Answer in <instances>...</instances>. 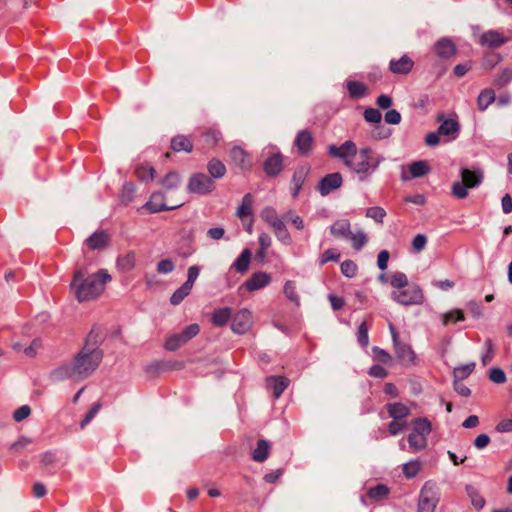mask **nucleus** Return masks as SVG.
<instances>
[{
	"label": "nucleus",
	"mask_w": 512,
	"mask_h": 512,
	"mask_svg": "<svg viewBox=\"0 0 512 512\" xmlns=\"http://www.w3.org/2000/svg\"><path fill=\"white\" fill-rule=\"evenodd\" d=\"M271 282V276L267 272H254L243 284L248 292H254L266 287Z\"/></svg>",
	"instance_id": "9b49d317"
},
{
	"label": "nucleus",
	"mask_w": 512,
	"mask_h": 512,
	"mask_svg": "<svg viewBox=\"0 0 512 512\" xmlns=\"http://www.w3.org/2000/svg\"><path fill=\"white\" fill-rule=\"evenodd\" d=\"M108 241L109 237L105 232H95L87 239V245L93 250L101 249L108 244Z\"/></svg>",
	"instance_id": "cd10ccee"
},
{
	"label": "nucleus",
	"mask_w": 512,
	"mask_h": 512,
	"mask_svg": "<svg viewBox=\"0 0 512 512\" xmlns=\"http://www.w3.org/2000/svg\"><path fill=\"white\" fill-rule=\"evenodd\" d=\"M386 409L390 418L405 419L411 414L409 407L403 403H388Z\"/></svg>",
	"instance_id": "6ab92c4d"
},
{
	"label": "nucleus",
	"mask_w": 512,
	"mask_h": 512,
	"mask_svg": "<svg viewBox=\"0 0 512 512\" xmlns=\"http://www.w3.org/2000/svg\"><path fill=\"white\" fill-rule=\"evenodd\" d=\"M263 219L274 229V232L278 237L286 236L287 231L282 220H280L275 212L271 208H267L262 213Z\"/></svg>",
	"instance_id": "ddd939ff"
},
{
	"label": "nucleus",
	"mask_w": 512,
	"mask_h": 512,
	"mask_svg": "<svg viewBox=\"0 0 512 512\" xmlns=\"http://www.w3.org/2000/svg\"><path fill=\"white\" fill-rule=\"evenodd\" d=\"M499 433L512 432V418L502 419L495 427Z\"/></svg>",
	"instance_id": "680f3d73"
},
{
	"label": "nucleus",
	"mask_w": 512,
	"mask_h": 512,
	"mask_svg": "<svg viewBox=\"0 0 512 512\" xmlns=\"http://www.w3.org/2000/svg\"><path fill=\"white\" fill-rule=\"evenodd\" d=\"M346 87L350 97L354 99L361 98L368 92L367 86L360 81H348Z\"/></svg>",
	"instance_id": "c756f323"
},
{
	"label": "nucleus",
	"mask_w": 512,
	"mask_h": 512,
	"mask_svg": "<svg viewBox=\"0 0 512 512\" xmlns=\"http://www.w3.org/2000/svg\"><path fill=\"white\" fill-rule=\"evenodd\" d=\"M200 331V327L198 324H191L187 326L180 334L182 336V339L185 341H189L193 337H195Z\"/></svg>",
	"instance_id": "3c124183"
},
{
	"label": "nucleus",
	"mask_w": 512,
	"mask_h": 512,
	"mask_svg": "<svg viewBox=\"0 0 512 512\" xmlns=\"http://www.w3.org/2000/svg\"><path fill=\"white\" fill-rule=\"evenodd\" d=\"M480 41L483 45L498 47L505 42V38L499 32L488 31L481 35Z\"/></svg>",
	"instance_id": "a878e982"
},
{
	"label": "nucleus",
	"mask_w": 512,
	"mask_h": 512,
	"mask_svg": "<svg viewBox=\"0 0 512 512\" xmlns=\"http://www.w3.org/2000/svg\"><path fill=\"white\" fill-rule=\"evenodd\" d=\"M282 168L283 159L280 154H273L269 156L264 163V170L270 176L277 175Z\"/></svg>",
	"instance_id": "aec40b11"
},
{
	"label": "nucleus",
	"mask_w": 512,
	"mask_h": 512,
	"mask_svg": "<svg viewBox=\"0 0 512 512\" xmlns=\"http://www.w3.org/2000/svg\"><path fill=\"white\" fill-rule=\"evenodd\" d=\"M386 215V212L381 207H370L366 211V216L374 219L376 222L381 223Z\"/></svg>",
	"instance_id": "8fccbe9b"
},
{
	"label": "nucleus",
	"mask_w": 512,
	"mask_h": 512,
	"mask_svg": "<svg viewBox=\"0 0 512 512\" xmlns=\"http://www.w3.org/2000/svg\"><path fill=\"white\" fill-rule=\"evenodd\" d=\"M288 383V379L282 376H272L267 379V384L272 388L275 398H278L284 392Z\"/></svg>",
	"instance_id": "b1692460"
},
{
	"label": "nucleus",
	"mask_w": 512,
	"mask_h": 512,
	"mask_svg": "<svg viewBox=\"0 0 512 512\" xmlns=\"http://www.w3.org/2000/svg\"><path fill=\"white\" fill-rule=\"evenodd\" d=\"M352 242V246L354 249L359 250L361 249L367 242V237L363 232H357V233H350V236H348Z\"/></svg>",
	"instance_id": "09e8293b"
},
{
	"label": "nucleus",
	"mask_w": 512,
	"mask_h": 512,
	"mask_svg": "<svg viewBox=\"0 0 512 512\" xmlns=\"http://www.w3.org/2000/svg\"><path fill=\"white\" fill-rule=\"evenodd\" d=\"M343 179L339 172L326 175L319 184V191L322 195H327L331 191L342 185Z\"/></svg>",
	"instance_id": "4468645a"
},
{
	"label": "nucleus",
	"mask_w": 512,
	"mask_h": 512,
	"mask_svg": "<svg viewBox=\"0 0 512 512\" xmlns=\"http://www.w3.org/2000/svg\"><path fill=\"white\" fill-rule=\"evenodd\" d=\"M394 299L403 305H416L422 303L423 293L416 285L406 286L394 293Z\"/></svg>",
	"instance_id": "0eeeda50"
},
{
	"label": "nucleus",
	"mask_w": 512,
	"mask_h": 512,
	"mask_svg": "<svg viewBox=\"0 0 512 512\" xmlns=\"http://www.w3.org/2000/svg\"><path fill=\"white\" fill-rule=\"evenodd\" d=\"M435 53L441 58H450L455 55V45L447 39L438 41L435 45Z\"/></svg>",
	"instance_id": "5701e85b"
},
{
	"label": "nucleus",
	"mask_w": 512,
	"mask_h": 512,
	"mask_svg": "<svg viewBox=\"0 0 512 512\" xmlns=\"http://www.w3.org/2000/svg\"><path fill=\"white\" fill-rule=\"evenodd\" d=\"M284 294L293 303L299 304V296L297 294V288L294 281L288 280L284 284Z\"/></svg>",
	"instance_id": "79ce46f5"
},
{
	"label": "nucleus",
	"mask_w": 512,
	"mask_h": 512,
	"mask_svg": "<svg viewBox=\"0 0 512 512\" xmlns=\"http://www.w3.org/2000/svg\"><path fill=\"white\" fill-rule=\"evenodd\" d=\"M341 272L345 277L353 278L358 273V266L353 260H345L340 266Z\"/></svg>",
	"instance_id": "a19ab883"
},
{
	"label": "nucleus",
	"mask_w": 512,
	"mask_h": 512,
	"mask_svg": "<svg viewBox=\"0 0 512 512\" xmlns=\"http://www.w3.org/2000/svg\"><path fill=\"white\" fill-rule=\"evenodd\" d=\"M429 170L430 168L426 161H416L409 165V172L414 178L426 175Z\"/></svg>",
	"instance_id": "e433bc0d"
},
{
	"label": "nucleus",
	"mask_w": 512,
	"mask_h": 512,
	"mask_svg": "<svg viewBox=\"0 0 512 512\" xmlns=\"http://www.w3.org/2000/svg\"><path fill=\"white\" fill-rule=\"evenodd\" d=\"M101 360V351L84 347L75 359L71 374L77 377L87 376L97 368Z\"/></svg>",
	"instance_id": "7ed1b4c3"
},
{
	"label": "nucleus",
	"mask_w": 512,
	"mask_h": 512,
	"mask_svg": "<svg viewBox=\"0 0 512 512\" xmlns=\"http://www.w3.org/2000/svg\"><path fill=\"white\" fill-rule=\"evenodd\" d=\"M135 174L138 179L143 181L153 180L155 177V170L149 165H140L136 168Z\"/></svg>",
	"instance_id": "58836bf2"
},
{
	"label": "nucleus",
	"mask_w": 512,
	"mask_h": 512,
	"mask_svg": "<svg viewBox=\"0 0 512 512\" xmlns=\"http://www.w3.org/2000/svg\"><path fill=\"white\" fill-rule=\"evenodd\" d=\"M368 374L374 378H385L388 375L387 371L380 365H373Z\"/></svg>",
	"instance_id": "0e129e2a"
},
{
	"label": "nucleus",
	"mask_w": 512,
	"mask_h": 512,
	"mask_svg": "<svg viewBox=\"0 0 512 512\" xmlns=\"http://www.w3.org/2000/svg\"><path fill=\"white\" fill-rule=\"evenodd\" d=\"M252 253L249 249H244L238 258L234 261L231 268L236 272L244 274L248 271L251 262Z\"/></svg>",
	"instance_id": "412c9836"
},
{
	"label": "nucleus",
	"mask_w": 512,
	"mask_h": 512,
	"mask_svg": "<svg viewBox=\"0 0 512 512\" xmlns=\"http://www.w3.org/2000/svg\"><path fill=\"white\" fill-rule=\"evenodd\" d=\"M135 261V253L129 252L118 259V266L123 270H130L134 267Z\"/></svg>",
	"instance_id": "a18cd8bd"
},
{
	"label": "nucleus",
	"mask_w": 512,
	"mask_h": 512,
	"mask_svg": "<svg viewBox=\"0 0 512 512\" xmlns=\"http://www.w3.org/2000/svg\"><path fill=\"white\" fill-rule=\"evenodd\" d=\"M364 118L367 122L379 123L381 121L382 115L377 109L368 108L364 112Z\"/></svg>",
	"instance_id": "864d4df0"
},
{
	"label": "nucleus",
	"mask_w": 512,
	"mask_h": 512,
	"mask_svg": "<svg viewBox=\"0 0 512 512\" xmlns=\"http://www.w3.org/2000/svg\"><path fill=\"white\" fill-rule=\"evenodd\" d=\"M253 214V198L251 194H246L241 205L237 209V216L244 221L246 218L251 217Z\"/></svg>",
	"instance_id": "bb28decb"
},
{
	"label": "nucleus",
	"mask_w": 512,
	"mask_h": 512,
	"mask_svg": "<svg viewBox=\"0 0 512 512\" xmlns=\"http://www.w3.org/2000/svg\"><path fill=\"white\" fill-rule=\"evenodd\" d=\"M368 329L369 327L366 321H363L358 327L357 340L362 347H366L369 343Z\"/></svg>",
	"instance_id": "de8ad7c7"
},
{
	"label": "nucleus",
	"mask_w": 512,
	"mask_h": 512,
	"mask_svg": "<svg viewBox=\"0 0 512 512\" xmlns=\"http://www.w3.org/2000/svg\"><path fill=\"white\" fill-rule=\"evenodd\" d=\"M183 205L182 203L174 204V205H168L164 201V196L161 193H153L150 196V199L146 202V204L143 206L144 209H146L150 213H157L164 210H173Z\"/></svg>",
	"instance_id": "9d476101"
},
{
	"label": "nucleus",
	"mask_w": 512,
	"mask_h": 512,
	"mask_svg": "<svg viewBox=\"0 0 512 512\" xmlns=\"http://www.w3.org/2000/svg\"><path fill=\"white\" fill-rule=\"evenodd\" d=\"M373 355L375 360L384 364L389 363L392 359V356L387 351L378 347L373 348Z\"/></svg>",
	"instance_id": "603ef678"
},
{
	"label": "nucleus",
	"mask_w": 512,
	"mask_h": 512,
	"mask_svg": "<svg viewBox=\"0 0 512 512\" xmlns=\"http://www.w3.org/2000/svg\"><path fill=\"white\" fill-rule=\"evenodd\" d=\"M482 173L467 168L461 170V182H455L452 186V194L459 199L468 195V189L477 187L482 181Z\"/></svg>",
	"instance_id": "423d86ee"
},
{
	"label": "nucleus",
	"mask_w": 512,
	"mask_h": 512,
	"mask_svg": "<svg viewBox=\"0 0 512 512\" xmlns=\"http://www.w3.org/2000/svg\"><path fill=\"white\" fill-rule=\"evenodd\" d=\"M414 66L413 60L407 56L403 55L400 59H393L389 63V69L394 74H408Z\"/></svg>",
	"instance_id": "2eb2a0df"
},
{
	"label": "nucleus",
	"mask_w": 512,
	"mask_h": 512,
	"mask_svg": "<svg viewBox=\"0 0 512 512\" xmlns=\"http://www.w3.org/2000/svg\"><path fill=\"white\" fill-rule=\"evenodd\" d=\"M231 319L230 308H220L215 310L211 315V321L215 326H224Z\"/></svg>",
	"instance_id": "7c9ffc66"
},
{
	"label": "nucleus",
	"mask_w": 512,
	"mask_h": 512,
	"mask_svg": "<svg viewBox=\"0 0 512 512\" xmlns=\"http://www.w3.org/2000/svg\"><path fill=\"white\" fill-rule=\"evenodd\" d=\"M440 501V493L437 486L427 481L420 490L417 512H435Z\"/></svg>",
	"instance_id": "39448f33"
},
{
	"label": "nucleus",
	"mask_w": 512,
	"mask_h": 512,
	"mask_svg": "<svg viewBox=\"0 0 512 512\" xmlns=\"http://www.w3.org/2000/svg\"><path fill=\"white\" fill-rule=\"evenodd\" d=\"M412 431L408 435V443L413 451H420L427 445V436L432 430L431 422L427 418H415L411 422Z\"/></svg>",
	"instance_id": "20e7f679"
},
{
	"label": "nucleus",
	"mask_w": 512,
	"mask_h": 512,
	"mask_svg": "<svg viewBox=\"0 0 512 512\" xmlns=\"http://www.w3.org/2000/svg\"><path fill=\"white\" fill-rule=\"evenodd\" d=\"M350 222L348 220H339L336 221L331 226V234L337 237H348L350 236Z\"/></svg>",
	"instance_id": "473e14b6"
},
{
	"label": "nucleus",
	"mask_w": 512,
	"mask_h": 512,
	"mask_svg": "<svg viewBox=\"0 0 512 512\" xmlns=\"http://www.w3.org/2000/svg\"><path fill=\"white\" fill-rule=\"evenodd\" d=\"M379 279L381 282H388L392 287L400 290L408 286V278L403 272H395L389 277L386 274H381Z\"/></svg>",
	"instance_id": "a211bd4d"
},
{
	"label": "nucleus",
	"mask_w": 512,
	"mask_h": 512,
	"mask_svg": "<svg viewBox=\"0 0 512 512\" xmlns=\"http://www.w3.org/2000/svg\"><path fill=\"white\" fill-rule=\"evenodd\" d=\"M423 468V464L420 460L409 461L402 466V471L407 479L416 477Z\"/></svg>",
	"instance_id": "2f4dec72"
},
{
	"label": "nucleus",
	"mask_w": 512,
	"mask_h": 512,
	"mask_svg": "<svg viewBox=\"0 0 512 512\" xmlns=\"http://www.w3.org/2000/svg\"><path fill=\"white\" fill-rule=\"evenodd\" d=\"M184 343H185V341L182 339V336L180 333L172 334L166 338L164 347L166 350L175 351Z\"/></svg>",
	"instance_id": "ea45409f"
},
{
	"label": "nucleus",
	"mask_w": 512,
	"mask_h": 512,
	"mask_svg": "<svg viewBox=\"0 0 512 512\" xmlns=\"http://www.w3.org/2000/svg\"><path fill=\"white\" fill-rule=\"evenodd\" d=\"M30 413H31V410H30L29 406L24 405V406H21L20 408H18L14 412L13 418L15 421L21 422L24 419H26L30 415Z\"/></svg>",
	"instance_id": "13d9d810"
},
{
	"label": "nucleus",
	"mask_w": 512,
	"mask_h": 512,
	"mask_svg": "<svg viewBox=\"0 0 512 512\" xmlns=\"http://www.w3.org/2000/svg\"><path fill=\"white\" fill-rule=\"evenodd\" d=\"M198 275H199V268L196 266H191L188 269V279L184 284L192 289L194 282L196 281Z\"/></svg>",
	"instance_id": "69168bd1"
},
{
	"label": "nucleus",
	"mask_w": 512,
	"mask_h": 512,
	"mask_svg": "<svg viewBox=\"0 0 512 512\" xmlns=\"http://www.w3.org/2000/svg\"><path fill=\"white\" fill-rule=\"evenodd\" d=\"M397 358L405 365L416 364L417 356L410 345L401 343L394 347Z\"/></svg>",
	"instance_id": "f3484780"
},
{
	"label": "nucleus",
	"mask_w": 512,
	"mask_h": 512,
	"mask_svg": "<svg viewBox=\"0 0 512 512\" xmlns=\"http://www.w3.org/2000/svg\"><path fill=\"white\" fill-rule=\"evenodd\" d=\"M180 183V178L177 173H169L163 180V186L166 189H172Z\"/></svg>",
	"instance_id": "6e6d98bb"
},
{
	"label": "nucleus",
	"mask_w": 512,
	"mask_h": 512,
	"mask_svg": "<svg viewBox=\"0 0 512 512\" xmlns=\"http://www.w3.org/2000/svg\"><path fill=\"white\" fill-rule=\"evenodd\" d=\"M213 181L205 174L198 173L193 175L188 183V190L195 194H207L214 190Z\"/></svg>",
	"instance_id": "1a4fd4ad"
},
{
	"label": "nucleus",
	"mask_w": 512,
	"mask_h": 512,
	"mask_svg": "<svg viewBox=\"0 0 512 512\" xmlns=\"http://www.w3.org/2000/svg\"><path fill=\"white\" fill-rule=\"evenodd\" d=\"M171 148L176 152H190L192 151L193 144L188 137L178 135L171 140Z\"/></svg>",
	"instance_id": "c85d7f7f"
},
{
	"label": "nucleus",
	"mask_w": 512,
	"mask_h": 512,
	"mask_svg": "<svg viewBox=\"0 0 512 512\" xmlns=\"http://www.w3.org/2000/svg\"><path fill=\"white\" fill-rule=\"evenodd\" d=\"M328 154L330 157L342 161L350 171L362 175L371 174L380 164L379 158L371 148H358L351 140H347L339 146L330 145Z\"/></svg>",
	"instance_id": "f257e3e1"
},
{
	"label": "nucleus",
	"mask_w": 512,
	"mask_h": 512,
	"mask_svg": "<svg viewBox=\"0 0 512 512\" xmlns=\"http://www.w3.org/2000/svg\"><path fill=\"white\" fill-rule=\"evenodd\" d=\"M174 269V264L169 259L161 260L157 265V271L159 273H169Z\"/></svg>",
	"instance_id": "338daca9"
},
{
	"label": "nucleus",
	"mask_w": 512,
	"mask_h": 512,
	"mask_svg": "<svg viewBox=\"0 0 512 512\" xmlns=\"http://www.w3.org/2000/svg\"><path fill=\"white\" fill-rule=\"evenodd\" d=\"M191 288L187 285L183 284L178 290H176L171 296V303L173 305H178L181 301L190 294Z\"/></svg>",
	"instance_id": "49530a36"
},
{
	"label": "nucleus",
	"mask_w": 512,
	"mask_h": 512,
	"mask_svg": "<svg viewBox=\"0 0 512 512\" xmlns=\"http://www.w3.org/2000/svg\"><path fill=\"white\" fill-rule=\"evenodd\" d=\"M495 100V93L492 89L483 90L477 99V104L480 110H485Z\"/></svg>",
	"instance_id": "f704fd0d"
},
{
	"label": "nucleus",
	"mask_w": 512,
	"mask_h": 512,
	"mask_svg": "<svg viewBox=\"0 0 512 512\" xmlns=\"http://www.w3.org/2000/svg\"><path fill=\"white\" fill-rule=\"evenodd\" d=\"M512 80V70L511 69H504L495 80V84L497 86H504L508 84Z\"/></svg>",
	"instance_id": "5fc2aeb1"
},
{
	"label": "nucleus",
	"mask_w": 512,
	"mask_h": 512,
	"mask_svg": "<svg viewBox=\"0 0 512 512\" xmlns=\"http://www.w3.org/2000/svg\"><path fill=\"white\" fill-rule=\"evenodd\" d=\"M314 144V139L311 134V132L307 130H302L297 134V137L295 139V146L297 147L299 153L301 154H308Z\"/></svg>",
	"instance_id": "dca6fc26"
},
{
	"label": "nucleus",
	"mask_w": 512,
	"mask_h": 512,
	"mask_svg": "<svg viewBox=\"0 0 512 512\" xmlns=\"http://www.w3.org/2000/svg\"><path fill=\"white\" fill-rule=\"evenodd\" d=\"M465 320V313L463 310L455 308L451 309L441 315V323L443 326H449Z\"/></svg>",
	"instance_id": "4be33fe9"
},
{
	"label": "nucleus",
	"mask_w": 512,
	"mask_h": 512,
	"mask_svg": "<svg viewBox=\"0 0 512 512\" xmlns=\"http://www.w3.org/2000/svg\"><path fill=\"white\" fill-rule=\"evenodd\" d=\"M471 502L476 509H481L485 505V499L478 492L471 490L469 492Z\"/></svg>",
	"instance_id": "bf43d9fd"
},
{
	"label": "nucleus",
	"mask_w": 512,
	"mask_h": 512,
	"mask_svg": "<svg viewBox=\"0 0 512 512\" xmlns=\"http://www.w3.org/2000/svg\"><path fill=\"white\" fill-rule=\"evenodd\" d=\"M407 428V421L405 419L392 418L388 425V432L390 435L395 436Z\"/></svg>",
	"instance_id": "37998d69"
},
{
	"label": "nucleus",
	"mask_w": 512,
	"mask_h": 512,
	"mask_svg": "<svg viewBox=\"0 0 512 512\" xmlns=\"http://www.w3.org/2000/svg\"><path fill=\"white\" fill-rule=\"evenodd\" d=\"M230 158L232 163L242 169L250 165V160L247 153L240 147H234L230 151Z\"/></svg>",
	"instance_id": "393cba45"
},
{
	"label": "nucleus",
	"mask_w": 512,
	"mask_h": 512,
	"mask_svg": "<svg viewBox=\"0 0 512 512\" xmlns=\"http://www.w3.org/2000/svg\"><path fill=\"white\" fill-rule=\"evenodd\" d=\"M490 380L494 383H503L506 380L505 373L498 368H494L490 371Z\"/></svg>",
	"instance_id": "e2e57ef3"
},
{
	"label": "nucleus",
	"mask_w": 512,
	"mask_h": 512,
	"mask_svg": "<svg viewBox=\"0 0 512 512\" xmlns=\"http://www.w3.org/2000/svg\"><path fill=\"white\" fill-rule=\"evenodd\" d=\"M330 304L334 310H340L344 307L345 301L342 297L334 294H330L328 297Z\"/></svg>",
	"instance_id": "774afa93"
},
{
	"label": "nucleus",
	"mask_w": 512,
	"mask_h": 512,
	"mask_svg": "<svg viewBox=\"0 0 512 512\" xmlns=\"http://www.w3.org/2000/svg\"><path fill=\"white\" fill-rule=\"evenodd\" d=\"M427 243V238L423 234H418L412 240V248L415 252H420L424 249Z\"/></svg>",
	"instance_id": "4d7b16f0"
},
{
	"label": "nucleus",
	"mask_w": 512,
	"mask_h": 512,
	"mask_svg": "<svg viewBox=\"0 0 512 512\" xmlns=\"http://www.w3.org/2000/svg\"><path fill=\"white\" fill-rule=\"evenodd\" d=\"M269 449L270 446L267 441L259 440L257 442V447L252 454L253 460L257 462H263L264 460H266L269 455Z\"/></svg>",
	"instance_id": "72a5a7b5"
},
{
	"label": "nucleus",
	"mask_w": 512,
	"mask_h": 512,
	"mask_svg": "<svg viewBox=\"0 0 512 512\" xmlns=\"http://www.w3.org/2000/svg\"><path fill=\"white\" fill-rule=\"evenodd\" d=\"M341 253L336 248H329L325 250L319 257L321 265H325L328 262H338L340 260Z\"/></svg>",
	"instance_id": "4c0bfd02"
},
{
	"label": "nucleus",
	"mask_w": 512,
	"mask_h": 512,
	"mask_svg": "<svg viewBox=\"0 0 512 512\" xmlns=\"http://www.w3.org/2000/svg\"><path fill=\"white\" fill-rule=\"evenodd\" d=\"M439 125V134L447 137L448 141L454 140L459 132V123L456 115L445 117L444 114H439L436 118Z\"/></svg>",
	"instance_id": "6e6552de"
},
{
	"label": "nucleus",
	"mask_w": 512,
	"mask_h": 512,
	"mask_svg": "<svg viewBox=\"0 0 512 512\" xmlns=\"http://www.w3.org/2000/svg\"><path fill=\"white\" fill-rule=\"evenodd\" d=\"M390 255L387 250H382L377 257V265L378 268L382 271L386 270L388 267V261H389Z\"/></svg>",
	"instance_id": "052dcab7"
},
{
	"label": "nucleus",
	"mask_w": 512,
	"mask_h": 512,
	"mask_svg": "<svg viewBox=\"0 0 512 512\" xmlns=\"http://www.w3.org/2000/svg\"><path fill=\"white\" fill-rule=\"evenodd\" d=\"M208 171L214 178H221L226 173L225 165L218 159H212L208 163Z\"/></svg>",
	"instance_id": "c9c22d12"
},
{
	"label": "nucleus",
	"mask_w": 512,
	"mask_h": 512,
	"mask_svg": "<svg viewBox=\"0 0 512 512\" xmlns=\"http://www.w3.org/2000/svg\"><path fill=\"white\" fill-rule=\"evenodd\" d=\"M252 325L251 312L243 309L238 311L232 319V330L236 333H245Z\"/></svg>",
	"instance_id": "f8f14e48"
},
{
	"label": "nucleus",
	"mask_w": 512,
	"mask_h": 512,
	"mask_svg": "<svg viewBox=\"0 0 512 512\" xmlns=\"http://www.w3.org/2000/svg\"><path fill=\"white\" fill-rule=\"evenodd\" d=\"M110 280V275L100 271L84 279V273L77 271L74 274L71 287L79 301L96 298L104 291V286Z\"/></svg>",
	"instance_id": "f03ea898"
},
{
	"label": "nucleus",
	"mask_w": 512,
	"mask_h": 512,
	"mask_svg": "<svg viewBox=\"0 0 512 512\" xmlns=\"http://www.w3.org/2000/svg\"><path fill=\"white\" fill-rule=\"evenodd\" d=\"M389 494V489L385 485H377L373 488H370L367 492V495L370 499L380 500L386 497Z\"/></svg>",
	"instance_id": "c03bdc74"
}]
</instances>
